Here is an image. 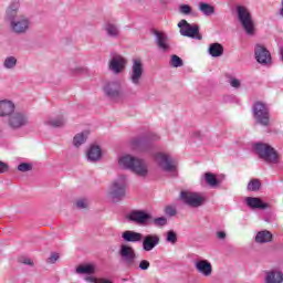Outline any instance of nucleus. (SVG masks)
Segmentation results:
<instances>
[{
	"mask_svg": "<svg viewBox=\"0 0 283 283\" xmlns=\"http://www.w3.org/2000/svg\"><path fill=\"white\" fill-rule=\"evenodd\" d=\"M281 10H280V14H281V17H283V0H281Z\"/></svg>",
	"mask_w": 283,
	"mask_h": 283,
	"instance_id": "52",
	"label": "nucleus"
},
{
	"mask_svg": "<svg viewBox=\"0 0 283 283\" xmlns=\"http://www.w3.org/2000/svg\"><path fill=\"white\" fill-rule=\"evenodd\" d=\"M111 200L113 202H120L127 195V176L119 175L111 185L108 191Z\"/></svg>",
	"mask_w": 283,
	"mask_h": 283,
	"instance_id": "3",
	"label": "nucleus"
},
{
	"mask_svg": "<svg viewBox=\"0 0 283 283\" xmlns=\"http://www.w3.org/2000/svg\"><path fill=\"white\" fill-rule=\"evenodd\" d=\"M150 34H154L155 36V43L159 48V50H163L164 52L169 51V44L167 43L168 36L165 31H158V29H151Z\"/></svg>",
	"mask_w": 283,
	"mask_h": 283,
	"instance_id": "15",
	"label": "nucleus"
},
{
	"mask_svg": "<svg viewBox=\"0 0 283 283\" xmlns=\"http://www.w3.org/2000/svg\"><path fill=\"white\" fill-rule=\"evenodd\" d=\"M20 262L22 264H27L29 266H32V260L30 258H20Z\"/></svg>",
	"mask_w": 283,
	"mask_h": 283,
	"instance_id": "49",
	"label": "nucleus"
},
{
	"mask_svg": "<svg viewBox=\"0 0 283 283\" xmlns=\"http://www.w3.org/2000/svg\"><path fill=\"white\" fill-rule=\"evenodd\" d=\"M148 142H149V139H147L146 137L138 136V137H134L130 140V145H132L133 149H143L144 147L147 146Z\"/></svg>",
	"mask_w": 283,
	"mask_h": 283,
	"instance_id": "30",
	"label": "nucleus"
},
{
	"mask_svg": "<svg viewBox=\"0 0 283 283\" xmlns=\"http://www.w3.org/2000/svg\"><path fill=\"white\" fill-rule=\"evenodd\" d=\"M59 260V253L53 252L51 254V258L46 260L48 264H55V262Z\"/></svg>",
	"mask_w": 283,
	"mask_h": 283,
	"instance_id": "46",
	"label": "nucleus"
},
{
	"mask_svg": "<svg viewBox=\"0 0 283 283\" xmlns=\"http://www.w3.org/2000/svg\"><path fill=\"white\" fill-rule=\"evenodd\" d=\"M254 56L255 60L261 65H269L271 63V52L266 50V48L262 44H256L254 48Z\"/></svg>",
	"mask_w": 283,
	"mask_h": 283,
	"instance_id": "13",
	"label": "nucleus"
},
{
	"mask_svg": "<svg viewBox=\"0 0 283 283\" xmlns=\"http://www.w3.org/2000/svg\"><path fill=\"white\" fill-rule=\"evenodd\" d=\"M158 244H160V237L158 234L143 235L142 249L143 251H146V253H149V251H154V248L158 247Z\"/></svg>",
	"mask_w": 283,
	"mask_h": 283,
	"instance_id": "14",
	"label": "nucleus"
},
{
	"mask_svg": "<svg viewBox=\"0 0 283 283\" xmlns=\"http://www.w3.org/2000/svg\"><path fill=\"white\" fill-rule=\"evenodd\" d=\"M198 9L203 17H212V14H216V7L207 2H199Z\"/></svg>",
	"mask_w": 283,
	"mask_h": 283,
	"instance_id": "28",
	"label": "nucleus"
},
{
	"mask_svg": "<svg viewBox=\"0 0 283 283\" xmlns=\"http://www.w3.org/2000/svg\"><path fill=\"white\" fill-rule=\"evenodd\" d=\"M75 205L77 209H87L88 202L87 199H78Z\"/></svg>",
	"mask_w": 283,
	"mask_h": 283,
	"instance_id": "44",
	"label": "nucleus"
},
{
	"mask_svg": "<svg viewBox=\"0 0 283 283\" xmlns=\"http://www.w3.org/2000/svg\"><path fill=\"white\" fill-rule=\"evenodd\" d=\"M179 12H180V14H185V15L198 17V12L193 11L191 6H189V4H180Z\"/></svg>",
	"mask_w": 283,
	"mask_h": 283,
	"instance_id": "34",
	"label": "nucleus"
},
{
	"mask_svg": "<svg viewBox=\"0 0 283 283\" xmlns=\"http://www.w3.org/2000/svg\"><path fill=\"white\" fill-rule=\"evenodd\" d=\"M125 65H127V60L123 55H114L109 61L108 67L114 74H120L125 70Z\"/></svg>",
	"mask_w": 283,
	"mask_h": 283,
	"instance_id": "17",
	"label": "nucleus"
},
{
	"mask_svg": "<svg viewBox=\"0 0 283 283\" xmlns=\"http://www.w3.org/2000/svg\"><path fill=\"white\" fill-rule=\"evenodd\" d=\"M178 28H180L181 36H188L189 39H197V41H202L200 27H198V24H190L187 22V20H181L178 23Z\"/></svg>",
	"mask_w": 283,
	"mask_h": 283,
	"instance_id": "8",
	"label": "nucleus"
},
{
	"mask_svg": "<svg viewBox=\"0 0 283 283\" xmlns=\"http://www.w3.org/2000/svg\"><path fill=\"white\" fill-rule=\"evenodd\" d=\"M118 164L119 167L129 169L133 174L139 176V178H147V176H149V166L147 165V161L140 158H136L132 155H124L119 158Z\"/></svg>",
	"mask_w": 283,
	"mask_h": 283,
	"instance_id": "1",
	"label": "nucleus"
},
{
	"mask_svg": "<svg viewBox=\"0 0 283 283\" xmlns=\"http://www.w3.org/2000/svg\"><path fill=\"white\" fill-rule=\"evenodd\" d=\"M195 269L200 273V275H203V277H209L213 273L211 262L205 259L196 261Z\"/></svg>",
	"mask_w": 283,
	"mask_h": 283,
	"instance_id": "19",
	"label": "nucleus"
},
{
	"mask_svg": "<svg viewBox=\"0 0 283 283\" xmlns=\"http://www.w3.org/2000/svg\"><path fill=\"white\" fill-rule=\"evenodd\" d=\"M104 93L109 98V101H114L118 103V101H123L125 98V94L123 93V87L118 82H108L104 86Z\"/></svg>",
	"mask_w": 283,
	"mask_h": 283,
	"instance_id": "9",
	"label": "nucleus"
},
{
	"mask_svg": "<svg viewBox=\"0 0 283 283\" xmlns=\"http://www.w3.org/2000/svg\"><path fill=\"white\" fill-rule=\"evenodd\" d=\"M283 274L281 271H269L265 274V283H282Z\"/></svg>",
	"mask_w": 283,
	"mask_h": 283,
	"instance_id": "27",
	"label": "nucleus"
},
{
	"mask_svg": "<svg viewBox=\"0 0 283 283\" xmlns=\"http://www.w3.org/2000/svg\"><path fill=\"white\" fill-rule=\"evenodd\" d=\"M7 125L13 132H19L30 125V114L23 111H14L7 119Z\"/></svg>",
	"mask_w": 283,
	"mask_h": 283,
	"instance_id": "5",
	"label": "nucleus"
},
{
	"mask_svg": "<svg viewBox=\"0 0 283 283\" xmlns=\"http://www.w3.org/2000/svg\"><path fill=\"white\" fill-rule=\"evenodd\" d=\"M217 238H218L219 240H224V239L227 238V232H224V231H218V232H217Z\"/></svg>",
	"mask_w": 283,
	"mask_h": 283,
	"instance_id": "50",
	"label": "nucleus"
},
{
	"mask_svg": "<svg viewBox=\"0 0 283 283\" xmlns=\"http://www.w3.org/2000/svg\"><path fill=\"white\" fill-rule=\"evenodd\" d=\"M205 180L209 187L216 188L220 185V180H218V177L213 175V172H206L205 174Z\"/></svg>",
	"mask_w": 283,
	"mask_h": 283,
	"instance_id": "33",
	"label": "nucleus"
},
{
	"mask_svg": "<svg viewBox=\"0 0 283 283\" xmlns=\"http://www.w3.org/2000/svg\"><path fill=\"white\" fill-rule=\"evenodd\" d=\"M254 154L266 165H280V153L273 146L258 142L252 145Z\"/></svg>",
	"mask_w": 283,
	"mask_h": 283,
	"instance_id": "2",
	"label": "nucleus"
},
{
	"mask_svg": "<svg viewBox=\"0 0 283 283\" xmlns=\"http://www.w3.org/2000/svg\"><path fill=\"white\" fill-rule=\"evenodd\" d=\"M149 266H151V264H150L149 261H147V260H142V261L139 262V269H140L142 271H147V269H149Z\"/></svg>",
	"mask_w": 283,
	"mask_h": 283,
	"instance_id": "45",
	"label": "nucleus"
},
{
	"mask_svg": "<svg viewBox=\"0 0 283 283\" xmlns=\"http://www.w3.org/2000/svg\"><path fill=\"white\" fill-rule=\"evenodd\" d=\"M231 87H234V90H240L241 87V83H240V80L235 78V77H230V81H229Z\"/></svg>",
	"mask_w": 283,
	"mask_h": 283,
	"instance_id": "43",
	"label": "nucleus"
},
{
	"mask_svg": "<svg viewBox=\"0 0 283 283\" xmlns=\"http://www.w3.org/2000/svg\"><path fill=\"white\" fill-rule=\"evenodd\" d=\"M253 115L258 125L269 127V124L271 123V115L269 114V107L266 106V104L262 102H256L253 105Z\"/></svg>",
	"mask_w": 283,
	"mask_h": 283,
	"instance_id": "7",
	"label": "nucleus"
},
{
	"mask_svg": "<svg viewBox=\"0 0 283 283\" xmlns=\"http://www.w3.org/2000/svg\"><path fill=\"white\" fill-rule=\"evenodd\" d=\"M71 71L73 72V74H83V72H85L86 69L83 66H77L75 69H71Z\"/></svg>",
	"mask_w": 283,
	"mask_h": 283,
	"instance_id": "48",
	"label": "nucleus"
},
{
	"mask_svg": "<svg viewBox=\"0 0 283 283\" xmlns=\"http://www.w3.org/2000/svg\"><path fill=\"white\" fill-rule=\"evenodd\" d=\"M271 240H273V234L269 230H262L256 233L255 242H259V244L271 242Z\"/></svg>",
	"mask_w": 283,
	"mask_h": 283,
	"instance_id": "29",
	"label": "nucleus"
},
{
	"mask_svg": "<svg viewBox=\"0 0 283 283\" xmlns=\"http://www.w3.org/2000/svg\"><path fill=\"white\" fill-rule=\"evenodd\" d=\"M166 242L170 244H176L178 242V234L174 230H169L166 234Z\"/></svg>",
	"mask_w": 283,
	"mask_h": 283,
	"instance_id": "39",
	"label": "nucleus"
},
{
	"mask_svg": "<svg viewBox=\"0 0 283 283\" xmlns=\"http://www.w3.org/2000/svg\"><path fill=\"white\" fill-rule=\"evenodd\" d=\"M122 240H124V242L136 244L137 242H143V233L134 230H126L122 233Z\"/></svg>",
	"mask_w": 283,
	"mask_h": 283,
	"instance_id": "23",
	"label": "nucleus"
},
{
	"mask_svg": "<svg viewBox=\"0 0 283 283\" xmlns=\"http://www.w3.org/2000/svg\"><path fill=\"white\" fill-rule=\"evenodd\" d=\"M118 253L122 260L126 262V264H134V260H136V251L132 245L122 244L119 247Z\"/></svg>",
	"mask_w": 283,
	"mask_h": 283,
	"instance_id": "16",
	"label": "nucleus"
},
{
	"mask_svg": "<svg viewBox=\"0 0 283 283\" xmlns=\"http://www.w3.org/2000/svg\"><path fill=\"white\" fill-rule=\"evenodd\" d=\"M88 163H98L103 158V150L98 145H92L86 151Z\"/></svg>",
	"mask_w": 283,
	"mask_h": 283,
	"instance_id": "20",
	"label": "nucleus"
},
{
	"mask_svg": "<svg viewBox=\"0 0 283 283\" xmlns=\"http://www.w3.org/2000/svg\"><path fill=\"white\" fill-rule=\"evenodd\" d=\"M104 30L109 39H118L120 36V27L114 22H107L104 25Z\"/></svg>",
	"mask_w": 283,
	"mask_h": 283,
	"instance_id": "25",
	"label": "nucleus"
},
{
	"mask_svg": "<svg viewBox=\"0 0 283 283\" xmlns=\"http://www.w3.org/2000/svg\"><path fill=\"white\" fill-rule=\"evenodd\" d=\"M208 54L213 59H218L224 54V46L218 42L211 43L208 48Z\"/></svg>",
	"mask_w": 283,
	"mask_h": 283,
	"instance_id": "26",
	"label": "nucleus"
},
{
	"mask_svg": "<svg viewBox=\"0 0 283 283\" xmlns=\"http://www.w3.org/2000/svg\"><path fill=\"white\" fill-rule=\"evenodd\" d=\"M244 202L249 209H269V203L263 202L261 198L259 197H247L244 199Z\"/></svg>",
	"mask_w": 283,
	"mask_h": 283,
	"instance_id": "21",
	"label": "nucleus"
},
{
	"mask_svg": "<svg viewBox=\"0 0 283 283\" xmlns=\"http://www.w3.org/2000/svg\"><path fill=\"white\" fill-rule=\"evenodd\" d=\"M10 169L8 164L0 161V174H7V171Z\"/></svg>",
	"mask_w": 283,
	"mask_h": 283,
	"instance_id": "47",
	"label": "nucleus"
},
{
	"mask_svg": "<svg viewBox=\"0 0 283 283\" xmlns=\"http://www.w3.org/2000/svg\"><path fill=\"white\" fill-rule=\"evenodd\" d=\"M155 160L158 167L163 169V171H167V174H171L174 178L178 176V167L176 166V161L174 160V158H171L170 155H167L164 153H157L155 155Z\"/></svg>",
	"mask_w": 283,
	"mask_h": 283,
	"instance_id": "6",
	"label": "nucleus"
},
{
	"mask_svg": "<svg viewBox=\"0 0 283 283\" xmlns=\"http://www.w3.org/2000/svg\"><path fill=\"white\" fill-rule=\"evenodd\" d=\"M160 3H165V0H161Z\"/></svg>",
	"mask_w": 283,
	"mask_h": 283,
	"instance_id": "54",
	"label": "nucleus"
},
{
	"mask_svg": "<svg viewBox=\"0 0 283 283\" xmlns=\"http://www.w3.org/2000/svg\"><path fill=\"white\" fill-rule=\"evenodd\" d=\"M88 134L90 133H87V132H82V133L76 134L73 138L74 147H81V145H83L87 140Z\"/></svg>",
	"mask_w": 283,
	"mask_h": 283,
	"instance_id": "32",
	"label": "nucleus"
},
{
	"mask_svg": "<svg viewBox=\"0 0 283 283\" xmlns=\"http://www.w3.org/2000/svg\"><path fill=\"white\" fill-rule=\"evenodd\" d=\"M281 61L283 62V46L280 49Z\"/></svg>",
	"mask_w": 283,
	"mask_h": 283,
	"instance_id": "53",
	"label": "nucleus"
},
{
	"mask_svg": "<svg viewBox=\"0 0 283 283\" xmlns=\"http://www.w3.org/2000/svg\"><path fill=\"white\" fill-rule=\"evenodd\" d=\"M64 123L65 120H63V117L51 118L44 122V124L48 125L49 127H62Z\"/></svg>",
	"mask_w": 283,
	"mask_h": 283,
	"instance_id": "36",
	"label": "nucleus"
},
{
	"mask_svg": "<svg viewBox=\"0 0 283 283\" xmlns=\"http://www.w3.org/2000/svg\"><path fill=\"white\" fill-rule=\"evenodd\" d=\"M75 273H77V275H92V273H94V265L92 264L78 265L75 270Z\"/></svg>",
	"mask_w": 283,
	"mask_h": 283,
	"instance_id": "31",
	"label": "nucleus"
},
{
	"mask_svg": "<svg viewBox=\"0 0 283 283\" xmlns=\"http://www.w3.org/2000/svg\"><path fill=\"white\" fill-rule=\"evenodd\" d=\"M160 137L158 136V135H153L151 137H150V140H158Z\"/></svg>",
	"mask_w": 283,
	"mask_h": 283,
	"instance_id": "51",
	"label": "nucleus"
},
{
	"mask_svg": "<svg viewBox=\"0 0 283 283\" xmlns=\"http://www.w3.org/2000/svg\"><path fill=\"white\" fill-rule=\"evenodd\" d=\"M18 60L14 56H7L3 61L4 70H14L17 67Z\"/></svg>",
	"mask_w": 283,
	"mask_h": 283,
	"instance_id": "35",
	"label": "nucleus"
},
{
	"mask_svg": "<svg viewBox=\"0 0 283 283\" xmlns=\"http://www.w3.org/2000/svg\"><path fill=\"white\" fill-rule=\"evenodd\" d=\"M127 219L129 220V222H134L135 224H138L139 227H145V226L149 224V222L151 220V214L145 210H132L128 213Z\"/></svg>",
	"mask_w": 283,
	"mask_h": 283,
	"instance_id": "11",
	"label": "nucleus"
},
{
	"mask_svg": "<svg viewBox=\"0 0 283 283\" xmlns=\"http://www.w3.org/2000/svg\"><path fill=\"white\" fill-rule=\"evenodd\" d=\"M235 12L238 21L239 23H241L244 32L249 36H253L255 34V24L253 23V17L251 15V11H249V8L244 6H237Z\"/></svg>",
	"mask_w": 283,
	"mask_h": 283,
	"instance_id": "4",
	"label": "nucleus"
},
{
	"mask_svg": "<svg viewBox=\"0 0 283 283\" xmlns=\"http://www.w3.org/2000/svg\"><path fill=\"white\" fill-rule=\"evenodd\" d=\"M28 28H30V20L25 17H20L17 21H12L11 23V30L15 34H23L28 32Z\"/></svg>",
	"mask_w": 283,
	"mask_h": 283,
	"instance_id": "18",
	"label": "nucleus"
},
{
	"mask_svg": "<svg viewBox=\"0 0 283 283\" xmlns=\"http://www.w3.org/2000/svg\"><path fill=\"white\" fill-rule=\"evenodd\" d=\"M150 224H154V227H167V218L165 217H158L154 218L151 217V220L148 221Z\"/></svg>",
	"mask_w": 283,
	"mask_h": 283,
	"instance_id": "37",
	"label": "nucleus"
},
{
	"mask_svg": "<svg viewBox=\"0 0 283 283\" xmlns=\"http://www.w3.org/2000/svg\"><path fill=\"white\" fill-rule=\"evenodd\" d=\"M143 61L140 59L133 60V66L129 73V81L138 87L140 85V81L143 80Z\"/></svg>",
	"mask_w": 283,
	"mask_h": 283,
	"instance_id": "12",
	"label": "nucleus"
},
{
	"mask_svg": "<svg viewBox=\"0 0 283 283\" xmlns=\"http://www.w3.org/2000/svg\"><path fill=\"white\" fill-rule=\"evenodd\" d=\"M15 109L14 103L10 99L0 101V117L12 116Z\"/></svg>",
	"mask_w": 283,
	"mask_h": 283,
	"instance_id": "22",
	"label": "nucleus"
},
{
	"mask_svg": "<svg viewBox=\"0 0 283 283\" xmlns=\"http://www.w3.org/2000/svg\"><path fill=\"white\" fill-rule=\"evenodd\" d=\"M17 14H19V1L13 0L6 11V19L10 21V25L12 21H17Z\"/></svg>",
	"mask_w": 283,
	"mask_h": 283,
	"instance_id": "24",
	"label": "nucleus"
},
{
	"mask_svg": "<svg viewBox=\"0 0 283 283\" xmlns=\"http://www.w3.org/2000/svg\"><path fill=\"white\" fill-rule=\"evenodd\" d=\"M32 169V165L28 164V163H22L18 166V171H31Z\"/></svg>",
	"mask_w": 283,
	"mask_h": 283,
	"instance_id": "41",
	"label": "nucleus"
},
{
	"mask_svg": "<svg viewBox=\"0 0 283 283\" xmlns=\"http://www.w3.org/2000/svg\"><path fill=\"white\" fill-rule=\"evenodd\" d=\"M180 198L185 205L188 207H192L193 209H198V207H202L205 205V197L198 192H189V191H181Z\"/></svg>",
	"mask_w": 283,
	"mask_h": 283,
	"instance_id": "10",
	"label": "nucleus"
},
{
	"mask_svg": "<svg viewBox=\"0 0 283 283\" xmlns=\"http://www.w3.org/2000/svg\"><path fill=\"white\" fill-rule=\"evenodd\" d=\"M260 187H262V184H260L259 179H252L248 184V191H260Z\"/></svg>",
	"mask_w": 283,
	"mask_h": 283,
	"instance_id": "38",
	"label": "nucleus"
},
{
	"mask_svg": "<svg viewBox=\"0 0 283 283\" xmlns=\"http://www.w3.org/2000/svg\"><path fill=\"white\" fill-rule=\"evenodd\" d=\"M166 216H169L170 218H174L178 211L174 208V206H167L165 209Z\"/></svg>",
	"mask_w": 283,
	"mask_h": 283,
	"instance_id": "42",
	"label": "nucleus"
},
{
	"mask_svg": "<svg viewBox=\"0 0 283 283\" xmlns=\"http://www.w3.org/2000/svg\"><path fill=\"white\" fill-rule=\"evenodd\" d=\"M170 65L172 67H182V59L178 55H172L170 60Z\"/></svg>",
	"mask_w": 283,
	"mask_h": 283,
	"instance_id": "40",
	"label": "nucleus"
}]
</instances>
